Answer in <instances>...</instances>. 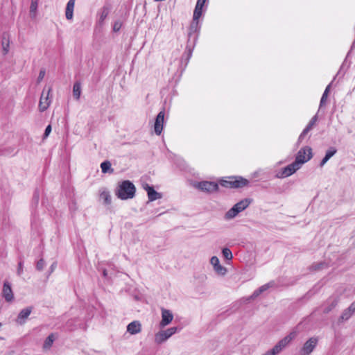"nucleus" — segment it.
<instances>
[{
  "label": "nucleus",
  "instance_id": "obj_35",
  "mask_svg": "<svg viewBox=\"0 0 355 355\" xmlns=\"http://www.w3.org/2000/svg\"><path fill=\"white\" fill-rule=\"evenodd\" d=\"M327 97H328V94L326 92H323L322 96L320 99V102L319 110H321L322 106L324 105V103L327 99Z\"/></svg>",
  "mask_w": 355,
  "mask_h": 355
},
{
  "label": "nucleus",
  "instance_id": "obj_5",
  "mask_svg": "<svg viewBox=\"0 0 355 355\" xmlns=\"http://www.w3.org/2000/svg\"><path fill=\"white\" fill-rule=\"evenodd\" d=\"M297 162H293L292 164H288L286 167L282 168L276 175L277 178H284L293 175L300 167L297 164Z\"/></svg>",
  "mask_w": 355,
  "mask_h": 355
},
{
  "label": "nucleus",
  "instance_id": "obj_46",
  "mask_svg": "<svg viewBox=\"0 0 355 355\" xmlns=\"http://www.w3.org/2000/svg\"><path fill=\"white\" fill-rule=\"evenodd\" d=\"M56 266H57V263L56 262H54V263H53L51 264V266L50 267V270H51L50 272H52L54 270V269L55 268Z\"/></svg>",
  "mask_w": 355,
  "mask_h": 355
},
{
  "label": "nucleus",
  "instance_id": "obj_22",
  "mask_svg": "<svg viewBox=\"0 0 355 355\" xmlns=\"http://www.w3.org/2000/svg\"><path fill=\"white\" fill-rule=\"evenodd\" d=\"M252 199L244 198L234 205L236 209L240 210V212L245 210L251 203Z\"/></svg>",
  "mask_w": 355,
  "mask_h": 355
},
{
  "label": "nucleus",
  "instance_id": "obj_49",
  "mask_svg": "<svg viewBox=\"0 0 355 355\" xmlns=\"http://www.w3.org/2000/svg\"><path fill=\"white\" fill-rule=\"evenodd\" d=\"M103 275L104 277H107V271L106 269H103Z\"/></svg>",
  "mask_w": 355,
  "mask_h": 355
},
{
  "label": "nucleus",
  "instance_id": "obj_13",
  "mask_svg": "<svg viewBox=\"0 0 355 355\" xmlns=\"http://www.w3.org/2000/svg\"><path fill=\"white\" fill-rule=\"evenodd\" d=\"M173 319V315L170 310L165 309L164 308L162 309V320L160 322L159 326L161 327H164L171 322Z\"/></svg>",
  "mask_w": 355,
  "mask_h": 355
},
{
  "label": "nucleus",
  "instance_id": "obj_19",
  "mask_svg": "<svg viewBox=\"0 0 355 355\" xmlns=\"http://www.w3.org/2000/svg\"><path fill=\"white\" fill-rule=\"evenodd\" d=\"M100 200H103L105 205H110L112 202L110 192L106 189L100 191Z\"/></svg>",
  "mask_w": 355,
  "mask_h": 355
},
{
  "label": "nucleus",
  "instance_id": "obj_7",
  "mask_svg": "<svg viewBox=\"0 0 355 355\" xmlns=\"http://www.w3.org/2000/svg\"><path fill=\"white\" fill-rule=\"evenodd\" d=\"M318 342L317 337H311L303 345L300 353V355H310L314 350Z\"/></svg>",
  "mask_w": 355,
  "mask_h": 355
},
{
  "label": "nucleus",
  "instance_id": "obj_42",
  "mask_svg": "<svg viewBox=\"0 0 355 355\" xmlns=\"http://www.w3.org/2000/svg\"><path fill=\"white\" fill-rule=\"evenodd\" d=\"M33 200L36 202L37 203L38 201H39V192L37 190H36L35 192H34V194H33Z\"/></svg>",
  "mask_w": 355,
  "mask_h": 355
},
{
  "label": "nucleus",
  "instance_id": "obj_45",
  "mask_svg": "<svg viewBox=\"0 0 355 355\" xmlns=\"http://www.w3.org/2000/svg\"><path fill=\"white\" fill-rule=\"evenodd\" d=\"M313 126L311 125L309 123L306 126V128L303 130L304 133H307L313 128Z\"/></svg>",
  "mask_w": 355,
  "mask_h": 355
},
{
  "label": "nucleus",
  "instance_id": "obj_20",
  "mask_svg": "<svg viewBox=\"0 0 355 355\" xmlns=\"http://www.w3.org/2000/svg\"><path fill=\"white\" fill-rule=\"evenodd\" d=\"M337 152V149L335 147H330L326 152V154L323 159L321 160L320 163V166L322 167L327 161L332 157Z\"/></svg>",
  "mask_w": 355,
  "mask_h": 355
},
{
  "label": "nucleus",
  "instance_id": "obj_37",
  "mask_svg": "<svg viewBox=\"0 0 355 355\" xmlns=\"http://www.w3.org/2000/svg\"><path fill=\"white\" fill-rule=\"evenodd\" d=\"M51 125H48L45 128V130H44V132L43 135V139H44L46 137H48L49 134L51 133Z\"/></svg>",
  "mask_w": 355,
  "mask_h": 355
},
{
  "label": "nucleus",
  "instance_id": "obj_6",
  "mask_svg": "<svg viewBox=\"0 0 355 355\" xmlns=\"http://www.w3.org/2000/svg\"><path fill=\"white\" fill-rule=\"evenodd\" d=\"M178 331V327H173L164 331H160L155 334V342L157 343H162L175 334Z\"/></svg>",
  "mask_w": 355,
  "mask_h": 355
},
{
  "label": "nucleus",
  "instance_id": "obj_15",
  "mask_svg": "<svg viewBox=\"0 0 355 355\" xmlns=\"http://www.w3.org/2000/svg\"><path fill=\"white\" fill-rule=\"evenodd\" d=\"M32 311L33 308L31 306H28L21 310V311L18 314L17 322L19 323V324H24L26 322V319L31 313Z\"/></svg>",
  "mask_w": 355,
  "mask_h": 355
},
{
  "label": "nucleus",
  "instance_id": "obj_18",
  "mask_svg": "<svg viewBox=\"0 0 355 355\" xmlns=\"http://www.w3.org/2000/svg\"><path fill=\"white\" fill-rule=\"evenodd\" d=\"M1 46L3 49V53L6 55L10 49V36L7 33H3L1 36Z\"/></svg>",
  "mask_w": 355,
  "mask_h": 355
},
{
  "label": "nucleus",
  "instance_id": "obj_50",
  "mask_svg": "<svg viewBox=\"0 0 355 355\" xmlns=\"http://www.w3.org/2000/svg\"><path fill=\"white\" fill-rule=\"evenodd\" d=\"M322 265H323V263H320V264H319V265L318 266V267H317V268H316V269H318V270L320 269V268H321V266H322Z\"/></svg>",
  "mask_w": 355,
  "mask_h": 355
},
{
  "label": "nucleus",
  "instance_id": "obj_3",
  "mask_svg": "<svg viewBox=\"0 0 355 355\" xmlns=\"http://www.w3.org/2000/svg\"><path fill=\"white\" fill-rule=\"evenodd\" d=\"M248 184L249 181L241 176L229 177L227 180H221L220 182L222 187L230 189L243 188Z\"/></svg>",
  "mask_w": 355,
  "mask_h": 355
},
{
  "label": "nucleus",
  "instance_id": "obj_8",
  "mask_svg": "<svg viewBox=\"0 0 355 355\" xmlns=\"http://www.w3.org/2000/svg\"><path fill=\"white\" fill-rule=\"evenodd\" d=\"M195 187L202 191L208 193L216 191L218 189V184L215 182L202 181L197 182Z\"/></svg>",
  "mask_w": 355,
  "mask_h": 355
},
{
  "label": "nucleus",
  "instance_id": "obj_30",
  "mask_svg": "<svg viewBox=\"0 0 355 355\" xmlns=\"http://www.w3.org/2000/svg\"><path fill=\"white\" fill-rule=\"evenodd\" d=\"M54 341V336L53 334H50L44 340L43 347L44 349H49Z\"/></svg>",
  "mask_w": 355,
  "mask_h": 355
},
{
  "label": "nucleus",
  "instance_id": "obj_51",
  "mask_svg": "<svg viewBox=\"0 0 355 355\" xmlns=\"http://www.w3.org/2000/svg\"><path fill=\"white\" fill-rule=\"evenodd\" d=\"M1 325H2V324H1V323L0 322V327H1Z\"/></svg>",
  "mask_w": 355,
  "mask_h": 355
},
{
  "label": "nucleus",
  "instance_id": "obj_47",
  "mask_svg": "<svg viewBox=\"0 0 355 355\" xmlns=\"http://www.w3.org/2000/svg\"><path fill=\"white\" fill-rule=\"evenodd\" d=\"M330 87H331V83L327 86V87L324 89V92H326L327 94H329V90H330Z\"/></svg>",
  "mask_w": 355,
  "mask_h": 355
},
{
  "label": "nucleus",
  "instance_id": "obj_27",
  "mask_svg": "<svg viewBox=\"0 0 355 355\" xmlns=\"http://www.w3.org/2000/svg\"><path fill=\"white\" fill-rule=\"evenodd\" d=\"M112 165H111V163L109 161H104L101 164V171L103 173H113V168H112Z\"/></svg>",
  "mask_w": 355,
  "mask_h": 355
},
{
  "label": "nucleus",
  "instance_id": "obj_39",
  "mask_svg": "<svg viewBox=\"0 0 355 355\" xmlns=\"http://www.w3.org/2000/svg\"><path fill=\"white\" fill-rule=\"evenodd\" d=\"M37 1H32L30 6V12H33L37 10Z\"/></svg>",
  "mask_w": 355,
  "mask_h": 355
},
{
  "label": "nucleus",
  "instance_id": "obj_10",
  "mask_svg": "<svg viewBox=\"0 0 355 355\" xmlns=\"http://www.w3.org/2000/svg\"><path fill=\"white\" fill-rule=\"evenodd\" d=\"M51 90V88H49L46 91V96H45V92H46L45 89H44L42 93V95H41V97L40 99V102H39V110L42 112H44L46 110H47V108L50 105L51 101L49 98V93H50Z\"/></svg>",
  "mask_w": 355,
  "mask_h": 355
},
{
  "label": "nucleus",
  "instance_id": "obj_48",
  "mask_svg": "<svg viewBox=\"0 0 355 355\" xmlns=\"http://www.w3.org/2000/svg\"><path fill=\"white\" fill-rule=\"evenodd\" d=\"M330 87H331V83L327 86V87L324 89V92H326L327 94H329V90H330Z\"/></svg>",
  "mask_w": 355,
  "mask_h": 355
},
{
  "label": "nucleus",
  "instance_id": "obj_11",
  "mask_svg": "<svg viewBox=\"0 0 355 355\" xmlns=\"http://www.w3.org/2000/svg\"><path fill=\"white\" fill-rule=\"evenodd\" d=\"M210 263L214 267V271L219 275H225L227 273V268L220 264L218 258L213 256L210 259Z\"/></svg>",
  "mask_w": 355,
  "mask_h": 355
},
{
  "label": "nucleus",
  "instance_id": "obj_31",
  "mask_svg": "<svg viewBox=\"0 0 355 355\" xmlns=\"http://www.w3.org/2000/svg\"><path fill=\"white\" fill-rule=\"evenodd\" d=\"M222 254L224 258L227 260H232L233 258L232 252L228 248H224L222 250Z\"/></svg>",
  "mask_w": 355,
  "mask_h": 355
},
{
  "label": "nucleus",
  "instance_id": "obj_28",
  "mask_svg": "<svg viewBox=\"0 0 355 355\" xmlns=\"http://www.w3.org/2000/svg\"><path fill=\"white\" fill-rule=\"evenodd\" d=\"M270 286V284L268 283V284H266L261 286H260L258 289L255 290L251 297L252 298H255L257 297H258L261 293H262L263 292L266 291V290H268Z\"/></svg>",
  "mask_w": 355,
  "mask_h": 355
},
{
  "label": "nucleus",
  "instance_id": "obj_14",
  "mask_svg": "<svg viewBox=\"0 0 355 355\" xmlns=\"http://www.w3.org/2000/svg\"><path fill=\"white\" fill-rule=\"evenodd\" d=\"M3 297L5 298L6 302H11L14 298V295L11 288V285L8 281H5L3 283V291H2Z\"/></svg>",
  "mask_w": 355,
  "mask_h": 355
},
{
  "label": "nucleus",
  "instance_id": "obj_26",
  "mask_svg": "<svg viewBox=\"0 0 355 355\" xmlns=\"http://www.w3.org/2000/svg\"><path fill=\"white\" fill-rule=\"evenodd\" d=\"M81 94V84L80 82H76L73 87V96L76 99L80 98Z\"/></svg>",
  "mask_w": 355,
  "mask_h": 355
},
{
  "label": "nucleus",
  "instance_id": "obj_9",
  "mask_svg": "<svg viewBox=\"0 0 355 355\" xmlns=\"http://www.w3.org/2000/svg\"><path fill=\"white\" fill-rule=\"evenodd\" d=\"M165 110L163 109L157 115L154 124V130L157 135H159L163 130Z\"/></svg>",
  "mask_w": 355,
  "mask_h": 355
},
{
  "label": "nucleus",
  "instance_id": "obj_17",
  "mask_svg": "<svg viewBox=\"0 0 355 355\" xmlns=\"http://www.w3.org/2000/svg\"><path fill=\"white\" fill-rule=\"evenodd\" d=\"M141 324L139 321H132L127 326V331L134 335L141 331Z\"/></svg>",
  "mask_w": 355,
  "mask_h": 355
},
{
  "label": "nucleus",
  "instance_id": "obj_36",
  "mask_svg": "<svg viewBox=\"0 0 355 355\" xmlns=\"http://www.w3.org/2000/svg\"><path fill=\"white\" fill-rule=\"evenodd\" d=\"M23 267H24L23 261L20 260L19 262L18 263V268H17V273L19 276L21 275V274L23 273Z\"/></svg>",
  "mask_w": 355,
  "mask_h": 355
},
{
  "label": "nucleus",
  "instance_id": "obj_41",
  "mask_svg": "<svg viewBox=\"0 0 355 355\" xmlns=\"http://www.w3.org/2000/svg\"><path fill=\"white\" fill-rule=\"evenodd\" d=\"M306 135H307V133H304V130H303L298 137L297 144H300L302 141V140L304 139V137Z\"/></svg>",
  "mask_w": 355,
  "mask_h": 355
},
{
  "label": "nucleus",
  "instance_id": "obj_12",
  "mask_svg": "<svg viewBox=\"0 0 355 355\" xmlns=\"http://www.w3.org/2000/svg\"><path fill=\"white\" fill-rule=\"evenodd\" d=\"M354 313H355V301L352 302L348 308L343 311L338 318V322L343 323L348 320Z\"/></svg>",
  "mask_w": 355,
  "mask_h": 355
},
{
  "label": "nucleus",
  "instance_id": "obj_24",
  "mask_svg": "<svg viewBox=\"0 0 355 355\" xmlns=\"http://www.w3.org/2000/svg\"><path fill=\"white\" fill-rule=\"evenodd\" d=\"M207 0H197V3L193 11V14L196 15V17L201 16L203 12V7L206 3Z\"/></svg>",
  "mask_w": 355,
  "mask_h": 355
},
{
  "label": "nucleus",
  "instance_id": "obj_25",
  "mask_svg": "<svg viewBox=\"0 0 355 355\" xmlns=\"http://www.w3.org/2000/svg\"><path fill=\"white\" fill-rule=\"evenodd\" d=\"M240 213V210L236 208L234 205L230 209H229L225 214V220H231L235 218Z\"/></svg>",
  "mask_w": 355,
  "mask_h": 355
},
{
  "label": "nucleus",
  "instance_id": "obj_16",
  "mask_svg": "<svg viewBox=\"0 0 355 355\" xmlns=\"http://www.w3.org/2000/svg\"><path fill=\"white\" fill-rule=\"evenodd\" d=\"M144 188L147 191L149 201L152 202L162 198V194L157 192L153 187L146 184Z\"/></svg>",
  "mask_w": 355,
  "mask_h": 355
},
{
  "label": "nucleus",
  "instance_id": "obj_43",
  "mask_svg": "<svg viewBox=\"0 0 355 355\" xmlns=\"http://www.w3.org/2000/svg\"><path fill=\"white\" fill-rule=\"evenodd\" d=\"M317 120H318V116H317V115H315V116H313L311 118V119L310 120V121L309 122V123L311 125L313 126V125H315V122L317 121Z\"/></svg>",
  "mask_w": 355,
  "mask_h": 355
},
{
  "label": "nucleus",
  "instance_id": "obj_40",
  "mask_svg": "<svg viewBox=\"0 0 355 355\" xmlns=\"http://www.w3.org/2000/svg\"><path fill=\"white\" fill-rule=\"evenodd\" d=\"M74 6H75V1L73 0H69L67 3V6L66 8H70V9H73L74 8Z\"/></svg>",
  "mask_w": 355,
  "mask_h": 355
},
{
  "label": "nucleus",
  "instance_id": "obj_2",
  "mask_svg": "<svg viewBox=\"0 0 355 355\" xmlns=\"http://www.w3.org/2000/svg\"><path fill=\"white\" fill-rule=\"evenodd\" d=\"M136 187L130 180L119 182L114 190L115 196L121 200L132 199L135 196Z\"/></svg>",
  "mask_w": 355,
  "mask_h": 355
},
{
  "label": "nucleus",
  "instance_id": "obj_33",
  "mask_svg": "<svg viewBox=\"0 0 355 355\" xmlns=\"http://www.w3.org/2000/svg\"><path fill=\"white\" fill-rule=\"evenodd\" d=\"M44 266H45L44 260L43 259H39L36 263L37 270L41 271L44 269Z\"/></svg>",
  "mask_w": 355,
  "mask_h": 355
},
{
  "label": "nucleus",
  "instance_id": "obj_21",
  "mask_svg": "<svg viewBox=\"0 0 355 355\" xmlns=\"http://www.w3.org/2000/svg\"><path fill=\"white\" fill-rule=\"evenodd\" d=\"M296 336V332L292 331L284 338L280 340L278 343L284 349Z\"/></svg>",
  "mask_w": 355,
  "mask_h": 355
},
{
  "label": "nucleus",
  "instance_id": "obj_4",
  "mask_svg": "<svg viewBox=\"0 0 355 355\" xmlns=\"http://www.w3.org/2000/svg\"><path fill=\"white\" fill-rule=\"evenodd\" d=\"M313 157L312 149L309 146L302 148L295 157L294 162H297V164L301 167L302 164L307 162Z\"/></svg>",
  "mask_w": 355,
  "mask_h": 355
},
{
  "label": "nucleus",
  "instance_id": "obj_29",
  "mask_svg": "<svg viewBox=\"0 0 355 355\" xmlns=\"http://www.w3.org/2000/svg\"><path fill=\"white\" fill-rule=\"evenodd\" d=\"M283 347L277 343L271 349L266 352L264 355H276L283 350Z\"/></svg>",
  "mask_w": 355,
  "mask_h": 355
},
{
  "label": "nucleus",
  "instance_id": "obj_32",
  "mask_svg": "<svg viewBox=\"0 0 355 355\" xmlns=\"http://www.w3.org/2000/svg\"><path fill=\"white\" fill-rule=\"evenodd\" d=\"M15 148L12 147L3 148L0 149V155L8 156L14 153Z\"/></svg>",
  "mask_w": 355,
  "mask_h": 355
},
{
  "label": "nucleus",
  "instance_id": "obj_23",
  "mask_svg": "<svg viewBox=\"0 0 355 355\" xmlns=\"http://www.w3.org/2000/svg\"><path fill=\"white\" fill-rule=\"evenodd\" d=\"M110 12V8L108 6H104L101 11L99 12V19H98V24L102 25L104 22V20L107 18Z\"/></svg>",
  "mask_w": 355,
  "mask_h": 355
},
{
  "label": "nucleus",
  "instance_id": "obj_34",
  "mask_svg": "<svg viewBox=\"0 0 355 355\" xmlns=\"http://www.w3.org/2000/svg\"><path fill=\"white\" fill-rule=\"evenodd\" d=\"M65 15H66L67 19H68V20L72 19L73 16V10L66 8Z\"/></svg>",
  "mask_w": 355,
  "mask_h": 355
},
{
  "label": "nucleus",
  "instance_id": "obj_52",
  "mask_svg": "<svg viewBox=\"0 0 355 355\" xmlns=\"http://www.w3.org/2000/svg\"><path fill=\"white\" fill-rule=\"evenodd\" d=\"M263 355H264V354H263Z\"/></svg>",
  "mask_w": 355,
  "mask_h": 355
},
{
  "label": "nucleus",
  "instance_id": "obj_1",
  "mask_svg": "<svg viewBox=\"0 0 355 355\" xmlns=\"http://www.w3.org/2000/svg\"><path fill=\"white\" fill-rule=\"evenodd\" d=\"M201 16L196 17L195 14L193 15V19L189 28L188 41L186 47L187 51L186 60L189 61L192 55L193 49L198 39V34L200 29L199 18Z\"/></svg>",
  "mask_w": 355,
  "mask_h": 355
},
{
  "label": "nucleus",
  "instance_id": "obj_44",
  "mask_svg": "<svg viewBox=\"0 0 355 355\" xmlns=\"http://www.w3.org/2000/svg\"><path fill=\"white\" fill-rule=\"evenodd\" d=\"M44 76H45V71L44 70H41L40 71V73H39V76H38V78H37L38 81L42 80L44 78Z\"/></svg>",
  "mask_w": 355,
  "mask_h": 355
},
{
  "label": "nucleus",
  "instance_id": "obj_38",
  "mask_svg": "<svg viewBox=\"0 0 355 355\" xmlns=\"http://www.w3.org/2000/svg\"><path fill=\"white\" fill-rule=\"evenodd\" d=\"M121 28V23L119 21H116L114 23L113 31L114 32L119 31Z\"/></svg>",
  "mask_w": 355,
  "mask_h": 355
}]
</instances>
